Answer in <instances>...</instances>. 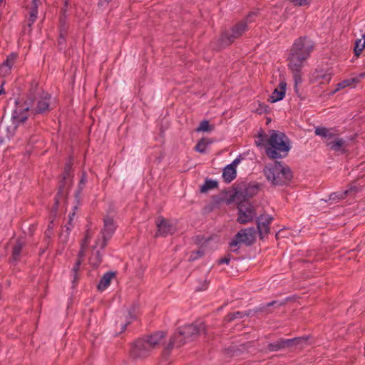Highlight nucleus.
<instances>
[{
  "mask_svg": "<svg viewBox=\"0 0 365 365\" xmlns=\"http://www.w3.org/2000/svg\"><path fill=\"white\" fill-rule=\"evenodd\" d=\"M50 98L35 81H31L26 99L15 101L16 108L11 117L14 130L29 117L34 119L39 115L47 114L51 110Z\"/></svg>",
  "mask_w": 365,
  "mask_h": 365,
  "instance_id": "nucleus-1",
  "label": "nucleus"
},
{
  "mask_svg": "<svg viewBox=\"0 0 365 365\" xmlns=\"http://www.w3.org/2000/svg\"><path fill=\"white\" fill-rule=\"evenodd\" d=\"M165 337V332L160 331L135 339L130 346V357L134 360L148 357Z\"/></svg>",
  "mask_w": 365,
  "mask_h": 365,
  "instance_id": "nucleus-2",
  "label": "nucleus"
},
{
  "mask_svg": "<svg viewBox=\"0 0 365 365\" xmlns=\"http://www.w3.org/2000/svg\"><path fill=\"white\" fill-rule=\"evenodd\" d=\"M205 332V325L203 322H195L180 327L176 329L170 339L167 349L171 350L175 346L180 347L185 343L196 339L198 336Z\"/></svg>",
  "mask_w": 365,
  "mask_h": 365,
  "instance_id": "nucleus-3",
  "label": "nucleus"
},
{
  "mask_svg": "<svg viewBox=\"0 0 365 365\" xmlns=\"http://www.w3.org/2000/svg\"><path fill=\"white\" fill-rule=\"evenodd\" d=\"M267 144L269 146L266 148V154L271 159L285 158L291 149L289 138L278 130H272Z\"/></svg>",
  "mask_w": 365,
  "mask_h": 365,
  "instance_id": "nucleus-4",
  "label": "nucleus"
},
{
  "mask_svg": "<svg viewBox=\"0 0 365 365\" xmlns=\"http://www.w3.org/2000/svg\"><path fill=\"white\" fill-rule=\"evenodd\" d=\"M263 173L267 180L274 186L287 185L293 178L290 168L279 161L266 165Z\"/></svg>",
  "mask_w": 365,
  "mask_h": 365,
  "instance_id": "nucleus-5",
  "label": "nucleus"
},
{
  "mask_svg": "<svg viewBox=\"0 0 365 365\" xmlns=\"http://www.w3.org/2000/svg\"><path fill=\"white\" fill-rule=\"evenodd\" d=\"M314 48V43L307 36H301L296 39L290 49L288 63L294 67L298 64L304 65Z\"/></svg>",
  "mask_w": 365,
  "mask_h": 365,
  "instance_id": "nucleus-6",
  "label": "nucleus"
},
{
  "mask_svg": "<svg viewBox=\"0 0 365 365\" xmlns=\"http://www.w3.org/2000/svg\"><path fill=\"white\" fill-rule=\"evenodd\" d=\"M256 13L250 12L244 19L237 21L232 25L230 29L223 31L219 38V43L221 46H227L231 45L235 40L240 38L249 29V24L252 23L255 20L253 17L256 16Z\"/></svg>",
  "mask_w": 365,
  "mask_h": 365,
  "instance_id": "nucleus-7",
  "label": "nucleus"
},
{
  "mask_svg": "<svg viewBox=\"0 0 365 365\" xmlns=\"http://www.w3.org/2000/svg\"><path fill=\"white\" fill-rule=\"evenodd\" d=\"M314 133L322 137L329 150L342 154L347 153L349 143L345 139L339 137L335 128L318 126L315 128Z\"/></svg>",
  "mask_w": 365,
  "mask_h": 365,
  "instance_id": "nucleus-8",
  "label": "nucleus"
},
{
  "mask_svg": "<svg viewBox=\"0 0 365 365\" xmlns=\"http://www.w3.org/2000/svg\"><path fill=\"white\" fill-rule=\"evenodd\" d=\"M72 162L69 160L66 163L63 171L58 181V192L54 198V203L51 210V214L56 217L59 204L65 200L68 196L69 188L73 182Z\"/></svg>",
  "mask_w": 365,
  "mask_h": 365,
  "instance_id": "nucleus-9",
  "label": "nucleus"
},
{
  "mask_svg": "<svg viewBox=\"0 0 365 365\" xmlns=\"http://www.w3.org/2000/svg\"><path fill=\"white\" fill-rule=\"evenodd\" d=\"M261 189V185L257 182H242L236 185L233 197L240 202L247 201L259 192Z\"/></svg>",
  "mask_w": 365,
  "mask_h": 365,
  "instance_id": "nucleus-10",
  "label": "nucleus"
},
{
  "mask_svg": "<svg viewBox=\"0 0 365 365\" xmlns=\"http://www.w3.org/2000/svg\"><path fill=\"white\" fill-rule=\"evenodd\" d=\"M256 240V229L253 227L246 229H242L229 242L230 251L237 252L239 250V245L245 244L247 246L252 245Z\"/></svg>",
  "mask_w": 365,
  "mask_h": 365,
  "instance_id": "nucleus-11",
  "label": "nucleus"
},
{
  "mask_svg": "<svg viewBox=\"0 0 365 365\" xmlns=\"http://www.w3.org/2000/svg\"><path fill=\"white\" fill-rule=\"evenodd\" d=\"M238 217L237 222L240 224H245L252 222L255 217V207L250 202H239L237 204Z\"/></svg>",
  "mask_w": 365,
  "mask_h": 365,
  "instance_id": "nucleus-12",
  "label": "nucleus"
},
{
  "mask_svg": "<svg viewBox=\"0 0 365 365\" xmlns=\"http://www.w3.org/2000/svg\"><path fill=\"white\" fill-rule=\"evenodd\" d=\"M116 226L112 217H107L104 219V227L101 231L102 241L100 247L103 250L108 245V242L115 232Z\"/></svg>",
  "mask_w": 365,
  "mask_h": 365,
  "instance_id": "nucleus-13",
  "label": "nucleus"
},
{
  "mask_svg": "<svg viewBox=\"0 0 365 365\" xmlns=\"http://www.w3.org/2000/svg\"><path fill=\"white\" fill-rule=\"evenodd\" d=\"M156 225L158 231L155 233V237H165L168 235L173 234L175 231V228L170 221L162 216L158 217L156 220Z\"/></svg>",
  "mask_w": 365,
  "mask_h": 365,
  "instance_id": "nucleus-14",
  "label": "nucleus"
},
{
  "mask_svg": "<svg viewBox=\"0 0 365 365\" xmlns=\"http://www.w3.org/2000/svg\"><path fill=\"white\" fill-rule=\"evenodd\" d=\"M272 220L273 217L268 215H261L257 218V229L261 238L264 234L267 235L269 232V225Z\"/></svg>",
  "mask_w": 365,
  "mask_h": 365,
  "instance_id": "nucleus-15",
  "label": "nucleus"
},
{
  "mask_svg": "<svg viewBox=\"0 0 365 365\" xmlns=\"http://www.w3.org/2000/svg\"><path fill=\"white\" fill-rule=\"evenodd\" d=\"M292 342V340H286V339L280 338L276 341L269 343L267 349L270 352L278 351L284 349L289 348Z\"/></svg>",
  "mask_w": 365,
  "mask_h": 365,
  "instance_id": "nucleus-16",
  "label": "nucleus"
},
{
  "mask_svg": "<svg viewBox=\"0 0 365 365\" xmlns=\"http://www.w3.org/2000/svg\"><path fill=\"white\" fill-rule=\"evenodd\" d=\"M286 86L285 82H281L278 88H275L269 96V101L271 103H275L282 100L285 96Z\"/></svg>",
  "mask_w": 365,
  "mask_h": 365,
  "instance_id": "nucleus-17",
  "label": "nucleus"
},
{
  "mask_svg": "<svg viewBox=\"0 0 365 365\" xmlns=\"http://www.w3.org/2000/svg\"><path fill=\"white\" fill-rule=\"evenodd\" d=\"M304 65L298 64L297 67H294L292 63H288V67L292 71L293 74V78L294 80V89L296 92H298L297 86L302 82L301 70Z\"/></svg>",
  "mask_w": 365,
  "mask_h": 365,
  "instance_id": "nucleus-18",
  "label": "nucleus"
},
{
  "mask_svg": "<svg viewBox=\"0 0 365 365\" xmlns=\"http://www.w3.org/2000/svg\"><path fill=\"white\" fill-rule=\"evenodd\" d=\"M24 246V240L22 238H18L12 248L11 258L14 261L17 262L19 260L21 251Z\"/></svg>",
  "mask_w": 365,
  "mask_h": 365,
  "instance_id": "nucleus-19",
  "label": "nucleus"
},
{
  "mask_svg": "<svg viewBox=\"0 0 365 365\" xmlns=\"http://www.w3.org/2000/svg\"><path fill=\"white\" fill-rule=\"evenodd\" d=\"M115 274V273L113 272H106L100 279L97 286V289L101 292L106 289L110 285V281L112 278L114 277Z\"/></svg>",
  "mask_w": 365,
  "mask_h": 365,
  "instance_id": "nucleus-20",
  "label": "nucleus"
},
{
  "mask_svg": "<svg viewBox=\"0 0 365 365\" xmlns=\"http://www.w3.org/2000/svg\"><path fill=\"white\" fill-rule=\"evenodd\" d=\"M18 57L17 53H10L6 58L4 61V62L0 65V69L1 71L5 69L4 72L8 73L11 71L12 66H14L16 58Z\"/></svg>",
  "mask_w": 365,
  "mask_h": 365,
  "instance_id": "nucleus-21",
  "label": "nucleus"
},
{
  "mask_svg": "<svg viewBox=\"0 0 365 365\" xmlns=\"http://www.w3.org/2000/svg\"><path fill=\"white\" fill-rule=\"evenodd\" d=\"M237 176L236 168H232L231 165H227L222 173V178L225 182H231Z\"/></svg>",
  "mask_w": 365,
  "mask_h": 365,
  "instance_id": "nucleus-22",
  "label": "nucleus"
},
{
  "mask_svg": "<svg viewBox=\"0 0 365 365\" xmlns=\"http://www.w3.org/2000/svg\"><path fill=\"white\" fill-rule=\"evenodd\" d=\"M39 0H32V5L29 11V26H31L37 19Z\"/></svg>",
  "mask_w": 365,
  "mask_h": 365,
  "instance_id": "nucleus-23",
  "label": "nucleus"
},
{
  "mask_svg": "<svg viewBox=\"0 0 365 365\" xmlns=\"http://www.w3.org/2000/svg\"><path fill=\"white\" fill-rule=\"evenodd\" d=\"M351 190H352V188H351L350 190H344V191H337V192H333L329 195V200L337 202L339 200L344 199L347 196L348 193L349 192H351Z\"/></svg>",
  "mask_w": 365,
  "mask_h": 365,
  "instance_id": "nucleus-24",
  "label": "nucleus"
},
{
  "mask_svg": "<svg viewBox=\"0 0 365 365\" xmlns=\"http://www.w3.org/2000/svg\"><path fill=\"white\" fill-rule=\"evenodd\" d=\"M284 304V302L274 300V301H272V302L267 303L265 305H262V306L259 307L258 308L255 309V312H256V313L264 312L266 314H269V312H267V309L269 307H274V306L281 307Z\"/></svg>",
  "mask_w": 365,
  "mask_h": 365,
  "instance_id": "nucleus-25",
  "label": "nucleus"
},
{
  "mask_svg": "<svg viewBox=\"0 0 365 365\" xmlns=\"http://www.w3.org/2000/svg\"><path fill=\"white\" fill-rule=\"evenodd\" d=\"M86 182H87V175L86 173L83 172L82 173L81 178L79 183H78V190H76V192L75 193V197H76V201L78 202V204H79L81 193L83 189L84 188Z\"/></svg>",
  "mask_w": 365,
  "mask_h": 365,
  "instance_id": "nucleus-26",
  "label": "nucleus"
},
{
  "mask_svg": "<svg viewBox=\"0 0 365 365\" xmlns=\"http://www.w3.org/2000/svg\"><path fill=\"white\" fill-rule=\"evenodd\" d=\"M218 186V182L215 180L206 179L204 184L200 186L201 192H207L210 190L217 188Z\"/></svg>",
  "mask_w": 365,
  "mask_h": 365,
  "instance_id": "nucleus-27",
  "label": "nucleus"
},
{
  "mask_svg": "<svg viewBox=\"0 0 365 365\" xmlns=\"http://www.w3.org/2000/svg\"><path fill=\"white\" fill-rule=\"evenodd\" d=\"M359 80L358 79V78H352L351 79L344 80V81L339 83L336 85L337 88L336 89H334V91H332L331 92V94L334 95L339 89L344 88L349 86H351L352 84V83H359Z\"/></svg>",
  "mask_w": 365,
  "mask_h": 365,
  "instance_id": "nucleus-28",
  "label": "nucleus"
},
{
  "mask_svg": "<svg viewBox=\"0 0 365 365\" xmlns=\"http://www.w3.org/2000/svg\"><path fill=\"white\" fill-rule=\"evenodd\" d=\"M210 143H212V141L210 139L202 138L195 146V150L200 153H204L205 152L206 147Z\"/></svg>",
  "mask_w": 365,
  "mask_h": 365,
  "instance_id": "nucleus-29",
  "label": "nucleus"
},
{
  "mask_svg": "<svg viewBox=\"0 0 365 365\" xmlns=\"http://www.w3.org/2000/svg\"><path fill=\"white\" fill-rule=\"evenodd\" d=\"M215 129V125L210 124L207 120H203L200 123L199 126L196 128L197 132H211Z\"/></svg>",
  "mask_w": 365,
  "mask_h": 365,
  "instance_id": "nucleus-30",
  "label": "nucleus"
},
{
  "mask_svg": "<svg viewBox=\"0 0 365 365\" xmlns=\"http://www.w3.org/2000/svg\"><path fill=\"white\" fill-rule=\"evenodd\" d=\"M134 312H135L134 307L132 308V310L131 309L129 310L128 315L126 317L125 323H124L121 325L120 332L124 331L126 329L128 325H129L132 322V321L136 318V316L134 314Z\"/></svg>",
  "mask_w": 365,
  "mask_h": 365,
  "instance_id": "nucleus-31",
  "label": "nucleus"
},
{
  "mask_svg": "<svg viewBox=\"0 0 365 365\" xmlns=\"http://www.w3.org/2000/svg\"><path fill=\"white\" fill-rule=\"evenodd\" d=\"M67 34V29L65 26H61L60 29V34L58 39V45L60 49H63L64 44L66 43V36Z\"/></svg>",
  "mask_w": 365,
  "mask_h": 365,
  "instance_id": "nucleus-32",
  "label": "nucleus"
},
{
  "mask_svg": "<svg viewBox=\"0 0 365 365\" xmlns=\"http://www.w3.org/2000/svg\"><path fill=\"white\" fill-rule=\"evenodd\" d=\"M242 318H243L242 312L237 311L235 312L228 313L225 317V322H231L236 319Z\"/></svg>",
  "mask_w": 365,
  "mask_h": 365,
  "instance_id": "nucleus-33",
  "label": "nucleus"
},
{
  "mask_svg": "<svg viewBox=\"0 0 365 365\" xmlns=\"http://www.w3.org/2000/svg\"><path fill=\"white\" fill-rule=\"evenodd\" d=\"M269 139L267 135L260 133L257 135V140L255 141L257 146L258 147H264L267 144V140Z\"/></svg>",
  "mask_w": 365,
  "mask_h": 365,
  "instance_id": "nucleus-34",
  "label": "nucleus"
},
{
  "mask_svg": "<svg viewBox=\"0 0 365 365\" xmlns=\"http://www.w3.org/2000/svg\"><path fill=\"white\" fill-rule=\"evenodd\" d=\"M286 340H292L293 342L290 344V347L296 346L297 345L302 344L303 343H306L308 340V337L302 336V337H294L292 339H286Z\"/></svg>",
  "mask_w": 365,
  "mask_h": 365,
  "instance_id": "nucleus-35",
  "label": "nucleus"
},
{
  "mask_svg": "<svg viewBox=\"0 0 365 365\" xmlns=\"http://www.w3.org/2000/svg\"><path fill=\"white\" fill-rule=\"evenodd\" d=\"M365 48V46H364L362 42H361V39H358L357 41H356L355 42V46H354V54L356 56H359L361 53L362 52L363 49Z\"/></svg>",
  "mask_w": 365,
  "mask_h": 365,
  "instance_id": "nucleus-36",
  "label": "nucleus"
},
{
  "mask_svg": "<svg viewBox=\"0 0 365 365\" xmlns=\"http://www.w3.org/2000/svg\"><path fill=\"white\" fill-rule=\"evenodd\" d=\"M205 252L202 250L199 249L197 251H192L191 252V255L190 256L189 260L190 261H195L197 259L202 257L204 255Z\"/></svg>",
  "mask_w": 365,
  "mask_h": 365,
  "instance_id": "nucleus-37",
  "label": "nucleus"
},
{
  "mask_svg": "<svg viewBox=\"0 0 365 365\" xmlns=\"http://www.w3.org/2000/svg\"><path fill=\"white\" fill-rule=\"evenodd\" d=\"M74 215H75L74 212H73L71 215H69V221L64 226V227L66 229V238L68 237L71 229L73 227V225L72 222V220H73L72 216H73Z\"/></svg>",
  "mask_w": 365,
  "mask_h": 365,
  "instance_id": "nucleus-38",
  "label": "nucleus"
},
{
  "mask_svg": "<svg viewBox=\"0 0 365 365\" xmlns=\"http://www.w3.org/2000/svg\"><path fill=\"white\" fill-rule=\"evenodd\" d=\"M82 260L80 259H78V260L76 262L73 269L72 272L73 274V282L78 279V271L79 269L80 265L81 264Z\"/></svg>",
  "mask_w": 365,
  "mask_h": 365,
  "instance_id": "nucleus-39",
  "label": "nucleus"
},
{
  "mask_svg": "<svg viewBox=\"0 0 365 365\" xmlns=\"http://www.w3.org/2000/svg\"><path fill=\"white\" fill-rule=\"evenodd\" d=\"M230 259H231V255L227 254L226 256H225L224 257H222L218 260V264H228L230 262Z\"/></svg>",
  "mask_w": 365,
  "mask_h": 365,
  "instance_id": "nucleus-40",
  "label": "nucleus"
},
{
  "mask_svg": "<svg viewBox=\"0 0 365 365\" xmlns=\"http://www.w3.org/2000/svg\"><path fill=\"white\" fill-rule=\"evenodd\" d=\"M102 261H103V256L101 254L100 251H97L96 255V261H95V262H93V264L95 266L98 267L102 262Z\"/></svg>",
  "mask_w": 365,
  "mask_h": 365,
  "instance_id": "nucleus-41",
  "label": "nucleus"
},
{
  "mask_svg": "<svg viewBox=\"0 0 365 365\" xmlns=\"http://www.w3.org/2000/svg\"><path fill=\"white\" fill-rule=\"evenodd\" d=\"M112 0H98V6L101 8H106Z\"/></svg>",
  "mask_w": 365,
  "mask_h": 365,
  "instance_id": "nucleus-42",
  "label": "nucleus"
},
{
  "mask_svg": "<svg viewBox=\"0 0 365 365\" xmlns=\"http://www.w3.org/2000/svg\"><path fill=\"white\" fill-rule=\"evenodd\" d=\"M256 312H255V309H249L245 312H242L243 317H252L253 316Z\"/></svg>",
  "mask_w": 365,
  "mask_h": 365,
  "instance_id": "nucleus-43",
  "label": "nucleus"
},
{
  "mask_svg": "<svg viewBox=\"0 0 365 365\" xmlns=\"http://www.w3.org/2000/svg\"><path fill=\"white\" fill-rule=\"evenodd\" d=\"M84 255H85V249H84L83 246L82 245L81 250L78 251V259H81V258H83L84 257Z\"/></svg>",
  "mask_w": 365,
  "mask_h": 365,
  "instance_id": "nucleus-44",
  "label": "nucleus"
},
{
  "mask_svg": "<svg viewBox=\"0 0 365 365\" xmlns=\"http://www.w3.org/2000/svg\"><path fill=\"white\" fill-rule=\"evenodd\" d=\"M240 162V158H236L235 159L232 163L231 164H230L229 165H231L232 168H236V166L237 165V164Z\"/></svg>",
  "mask_w": 365,
  "mask_h": 365,
  "instance_id": "nucleus-45",
  "label": "nucleus"
},
{
  "mask_svg": "<svg viewBox=\"0 0 365 365\" xmlns=\"http://www.w3.org/2000/svg\"><path fill=\"white\" fill-rule=\"evenodd\" d=\"M52 224H53V220H51V221L49 222V224H48V228H47V230H46V232H51V230H52V228H53V225H52Z\"/></svg>",
  "mask_w": 365,
  "mask_h": 365,
  "instance_id": "nucleus-46",
  "label": "nucleus"
},
{
  "mask_svg": "<svg viewBox=\"0 0 365 365\" xmlns=\"http://www.w3.org/2000/svg\"><path fill=\"white\" fill-rule=\"evenodd\" d=\"M4 93H5V91H4V84L2 83L0 86V95L4 94Z\"/></svg>",
  "mask_w": 365,
  "mask_h": 365,
  "instance_id": "nucleus-47",
  "label": "nucleus"
},
{
  "mask_svg": "<svg viewBox=\"0 0 365 365\" xmlns=\"http://www.w3.org/2000/svg\"><path fill=\"white\" fill-rule=\"evenodd\" d=\"M365 76V73H361L359 75V76L357 77L358 79L360 81L361 78H364Z\"/></svg>",
  "mask_w": 365,
  "mask_h": 365,
  "instance_id": "nucleus-48",
  "label": "nucleus"
},
{
  "mask_svg": "<svg viewBox=\"0 0 365 365\" xmlns=\"http://www.w3.org/2000/svg\"><path fill=\"white\" fill-rule=\"evenodd\" d=\"M90 238V236L88 235V232H87L84 238L85 242L88 241Z\"/></svg>",
  "mask_w": 365,
  "mask_h": 365,
  "instance_id": "nucleus-49",
  "label": "nucleus"
},
{
  "mask_svg": "<svg viewBox=\"0 0 365 365\" xmlns=\"http://www.w3.org/2000/svg\"><path fill=\"white\" fill-rule=\"evenodd\" d=\"M362 38L364 40L362 43H363L364 46H365V34L364 35H362Z\"/></svg>",
  "mask_w": 365,
  "mask_h": 365,
  "instance_id": "nucleus-50",
  "label": "nucleus"
},
{
  "mask_svg": "<svg viewBox=\"0 0 365 365\" xmlns=\"http://www.w3.org/2000/svg\"><path fill=\"white\" fill-rule=\"evenodd\" d=\"M324 78H327V81H329V80H330V78H331L330 76H324Z\"/></svg>",
  "mask_w": 365,
  "mask_h": 365,
  "instance_id": "nucleus-51",
  "label": "nucleus"
},
{
  "mask_svg": "<svg viewBox=\"0 0 365 365\" xmlns=\"http://www.w3.org/2000/svg\"><path fill=\"white\" fill-rule=\"evenodd\" d=\"M230 351H231L232 352H233V353H232V355H235V351H236V350H233V348H232V349H230Z\"/></svg>",
  "mask_w": 365,
  "mask_h": 365,
  "instance_id": "nucleus-52",
  "label": "nucleus"
},
{
  "mask_svg": "<svg viewBox=\"0 0 365 365\" xmlns=\"http://www.w3.org/2000/svg\"><path fill=\"white\" fill-rule=\"evenodd\" d=\"M68 3V0H65V6H67Z\"/></svg>",
  "mask_w": 365,
  "mask_h": 365,
  "instance_id": "nucleus-53",
  "label": "nucleus"
},
{
  "mask_svg": "<svg viewBox=\"0 0 365 365\" xmlns=\"http://www.w3.org/2000/svg\"><path fill=\"white\" fill-rule=\"evenodd\" d=\"M45 233H46V235H48L50 233V232H46H46H45Z\"/></svg>",
  "mask_w": 365,
  "mask_h": 365,
  "instance_id": "nucleus-54",
  "label": "nucleus"
}]
</instances>
